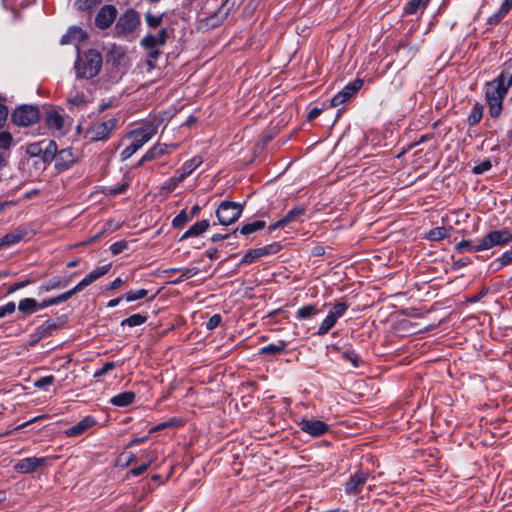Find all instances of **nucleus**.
<instances>
[{"instance_id": "obj_1", "label": "nucleus", "mask_w": 512, "mask_h": 512, "mask_svg": "<svg viewBox=\"0 0 512 512\" xmlns=\"http://www.w3.org/2000/svg\"><path fill=\"white\" fill-rule=\"evenodd\" d=\"M512 87V58L504 62L499 75L485 85V98L489 115L498 118L503 110V101Z\"/></svg>"}, {"instance_id": "obj_2", "label": "nucleus", "mask_w": 512, "mask_h": 512, "mask_svg": "<svg viewBox=\"0 0 512 512\" xmlns=\"http://www.w3.org/2000/svg\"><path fill=\"white\" fill-rule=\"evenodd\" d=\"M102 54L96 49L78 52L74 63L76 80H89L96 77L102 68Z\"/></svg>"}, {"instance_id": "obj_3", "label": "nucleus", "mask_w": 512, "mask_h": 512, "mask_svg": "<svg viewBox=\"0 0 512 512\" xmlns=\"http://www.w3.org/2000/svg\"><path fill=\"white\" fill-rule=\"evenodd\" d=\"M157 133V125L149 123L134 131V140L121 152V159L127 160Z\"/></svg>"}, {"instance_id": "obj_4", "label": "nucleus", "mask_w": 512, "mask_h": 512, "mask_svg": "<svg viewBox=\"0 0 512 512\" xmlns=\"http://www.w3.org/2000/svg\"><path fill=\"white\" fill-rule=\"evenodd\" d=\"M512 243V233L508 229L493 230L478 241L472 250L484 251L495 246H505Z\"/></svg>"}, {"instance_id": "obj_5", "label": "nucleus", "mask_w": 512, "mask_h": 512, "mask_svg": "<svg viewBox=\"0 0 512 512\" xmlns=\"http://www.w3.org/2000/svg\"><path fill=\"white\" fill-rule=\"evenodd\" d=\"M242 212L243 205L241 203L224 200L216 210V217L219 224L228 226L236 222L241 217Z\"/></svg>"}, {"instance_id": "obj_6", "label": "nucleus", "mask_w": 512, "mask_h": 512, "mask_svg": "<svg viewBox=\"0 0 512 512\" xmlns=\"http://www.w3.org/2000/svg\"><path fill=\"white\" fill-rule=\"evenodd\" d=\"M39 119V108L34 105H20L13 111L11 115L12 122L21 127L31 126L38 122Z\"/></svg>"}, {"instance_id": "obj_7", "label": "nucleus", "mask_w": 512, "mask_h": 512, "mask_svg": "<svg viewBox=\"0 0 512 512\" xmlns=\"http://www.w3.org/2000/svg\"><path fill=\"white\" fill-rule=\"evenodd\" d=\"M348 309L349 303L346 301L335 303L328 312L327 316L321 322L316 334L318 336L326 335L335 326L338 319L345 315Z\"/></svg>"}, {"instance_id": "obj_8", "label": "nucleus", "mask_w": 512, "mask_h": 512, "mask_svg": "<svg viewBox=\"0 0 512 512\" xmlns=\"http://www.w3.org/2000/svg\"><path fill=\"white\" fill-rule=\"evenodd\" d=\"M47 458L46 457H26L19 460L14 466L13 469L15 472L20 474H31L38 470L40 467L46 465Z\"/></svg>"}, {"instance_id": "obj_9", "label": "nucleus", "mask_w": 512, "mask_h": 512, "mask_svg": "<svg viewBox=\"0 0 512 512\" xmlns=\"http://www.w3.org/2000/svg\"><path fill=\"white\" fill-rule=\"evenodd\" d=\"M118 119L112 117L106 121L94 125L89 130L90 139L93 141L105 140L109 137L112 130L116 127Z\"/></svg>"}, {"instance_id": "obj_10", "label": "nucleus", "mask_w": 512, "mask_h": 512, "mask_svg": "<svg viewBox=\"0 0 512 512\" xmlns=\"http://www.w3.org/2000/svg\"><path fill=\"white\" fill-rule=\"evenodd\" d=\"M300 429L312 436V437H320L326 434L329 430L328 424H326L324 421L319 419H306L303 418L299 422Z\"/></svg>"}, {"instance_id": "obj_11", "label": "nucleus", "mask_w": 512, "mask_h": 512, "mask_svg": "<svg viewBox=\"0 0 512 512\" xmlns=\"http://www.w3.org/2000/svg\"><path fill=\"white\" fill-rule=\"evenodd\" d=\"M110 268H111V263H108L103 266L95 268L89 274H87L79 283H77L72 289H70V292L74 296L75 294L79 293L87 286L91 285L97 279H99L100 277L107 274L109 272Z\"/></svg>"}, {"instance_id": "obj_12", "label": "nucleus", "mask_w": 512, "mask_h": 512, "mask_svg": "<svg viewBox=\"0 0 512 512\" xmlns=\"http://www.w3.org/2000/svg\"><path fill=\"white\" fill-rule=\"evenodd\" d=\"M140 19L136 11L127 10L116 23V29L123 34H129L139 25Z\"/></svg>"}, {"instance_id": "obj_13", "label": "nucleus", "mask_w": 512, "mask_h": 512, "mask_svg": "<svg viewBox=\"0 0 512 512\" xmlns=\"http://www.w3.org/2000/svg\"><path fill=\"white\" fill-rule=\"evenodd\" d=\"M369 472L358 470L350 476L345 484V493L347 495H355L361 491L363 486L369 479Z\"/></svg>"}, {"instance_id": "obj_14", "label": "nucleus", "mask_w": 512, "mask_h": 512, "mask_svg": "<svg viewBox=\"0 0 512 512\" xmlns=\"http://www.w3.org/2000/svg\"><path fill=\"white\" fill-rule=\"evenodd\" d=\"M76 158L77 156L72 148H65L58 151L54 159L56 171L58 173L66 171L75 163Z\"/></svg>"}, {"instance_id": "obj_15", "label": "nucleus", "mask_w": 512, "mask_h": 512, "mask_svg": "<svg viewBox=\"0 0 512 512\" xmlns=\"http://www.w3.org/2000/svg\"><path fill=\"white\" fill-rule=\"evenodd\" d=\"M117 17V9L113 5H104L95 17V24L100 29L111 26Z\"/></svg>"}, {"instance_id": "obj_16", "label": "nucleus", "mask_w": 512, "mask_h": 512, "mask_svg": "<svg viewBox=\"0 0 512 512\" xmlns=\"http://www.w3.org/2000/svg\"><path fill=\"white\" fill-rule=\"evenodd\" d=\"M97 424V420L94 416L87 415L83 417L78 423L67 428L64 431L67 437H79L83 435L88 429L94 427Z\"/></svg>"}, {"instance_id": "obj_17", "label": "nucleus", "mask_w": 512, "mask_h": 512, "mask_svg": "<svg viewBox=\"0 0 512 512\" xmlns=\"http://www.w3.org/2000/svg\"><path fill=\"white\" fill-rule=\"evenodd\" d=\"M87 38V33L80 27L72 26L61 37L60 44L67 45L73 44L76 47L77 53L80 52L79 44Z\"/></svg>"}, {"instance_id": "obj_18", "label": "nucleus", "mask_w": 512, "mask_h": 512, "mask_svg": "<svg viewBox=\"0 0 512 512\" xmlns=\"http://www.w3.org/2000/svg\"><path fill=\"white\" fill-rule=\"evenodd\" d=\"M71 278L72 276H54L46 280L38 287V295H42L56 289L66 288L69 285Z\"/></svg>"}, {"instance_id": "obj_19", "label": "nucleus", "mask_w": 512, "mask_h": 512, "mask_svg": "<svg viewBox=\"0 0 512 512\" xmlns=\"http://www.w3.org/2000/svg\"><path fill=\"white\" fill-rule=\"evenodd\" d=\"M339 359L348 362L351 364L353 368H359L364 364V361L360 357V355L351 347L345 349H338Z\"/></svg>"}, {"instance_id": "obj_20", "label": "nucleus", "mask_w": 512, "mask_h": 512, "mask_svg": "<svg viewBox=\"0 0 512 512\" xmlns=\"http://www.w3.org/2000/svg\"><path fill=\"white\" fill-rule=\"evenodd\" d=\"M26 235L27 230L25 228L18 227L0 238V247L15 245L19 243Z\"/></svg>"}, {"instance_id": "obj_21", "label": "nucleus", "mask_w": 512, "mask_h": 512, "mask_svg": "<svg viewBox=\"0 0 512 512\" xmlns=\"http://www.w3.org/2000/svg\"><path fill=\"white\" fill-rule=\"evenodd\" d=\"M136 395L133 391H124L110 398L109 403L116 407H127L134 403Z\"/></svg>"}, {"instance_id": "obj_22", "label": "nucleus", "mask_w": 512, "mask_h": 512, "mask_svg": "<svg viewBox=\"0 0 512 512\" xmlns=\"http://www.w3.org/2000/svg\"><path fill=\"white\" fill-rule=\"evenodd\" d=\"M58 152L57 144L54 140L44 139V145L42 147L41 160L45 164L51 163Z\"/></svg>"}, {"instance_id": "obj_23", "label": "nucleus", "mask_w": 512, "mask_h": 512, "mask_svg": "<svg viewBox=\"0 0 512 512\" xmlns=\"http://www.w3.org/2000/svg\"><path fill=\"white\" fill-rule=\"evenodd\" d=\"M210 226L208 220H201L193 224L180 238V241L191 238L198 237L203 234Z\"/></svg>"}, {"instance_id": "obj_24", "label": "nucleus", "mask_w": 512, "mask_h": 512, "mask_svg": "<svg viewBox=\"0 0 512 512\" xmlns=\"http://www.w3.org/2000/svg\"><path fill=\"white\" fill-rule=\"evenodd\" d=\"M45 122L50 129L60 131L64 126V117L58 111L50 110L46 114Z\"/></svg>"}, {"instance_id": "obj_25", "label": "nucleus", "mask_w": 512, "mask_h": 512, "mask_svg": "<svg viewBox=\"0 0 512 512\" xmlns=\"http://www.w3.org/2000/svg\"><path fill=\"white\" fill-rule=\"evenodd\" d=\"M288 343L284 340H280L277 343H271L266 346H263L259 350V355H278L285 351Z\"/></svg>"}, {"instance_id": "obj_26", "label": "nucleus", "mask_w": 512, "mask_h": 512, "mask_svg": "<svg viewBox=\"0 0 512 512\" xmlns=\"http://www.w3.org/2000/svg\"><path fill=\"white\" fill-rule=\"evenodd\" d=\"M202 163L203 158L201 156H194L193 158L184 162L180 169V174L186 178L191 175Z\"/></svg>"}, {"instance_id": "obj_27", "label": "nucleus", "mask_w": 512, "mask_h": 512, "mask_svg": "<svg viewBox=\"0 0 512 512\" xmlns=\"http://www.w3.org/2000/svg\"><path fill=\"white\" fill-rule=\"evenodd\" d=\"M306 213V207L304 205H298L289 210L282 218L287 225L293 222L300 221V218Z\"/></svg>"}, {"instance_id": "obj_28", "label": "nucleus", "mask_w": 512, "mask_h": 512, "mask_svg": "<svg viewBox=\"0 0 512 512\" xmlns=\"http://www.w3.org/2000/svg\"><path fill=\"white\" fill-rule=\"evenodd\" d=\"M18 310L24 314H32L39 310V302L34 298H24L18 303Z\"/></svg>"}, {"instance_id": "obj_29", "label": "nucleus", "mask_w": 512, "mask_h": 512, "mask_svg": "<svg viewBox=\"0 0 512 512\" xmlns=\"http://www.w3.org/2000/svg\"><path fill=\"white\" fill-rule=\"evenodd\" d=\"M58 324L54 320H47L36 328V336L38 338H46L58 328Z\"/></svg>"}, {"instance_id": "obj_30", "label": "nucleus", "mask_w": 512, "mask_h": 512, "mask_svg": "<svg viewBox=\"0 0 512 512\" xmlns=\"http://www.w3.org/2000/svg\"><path fill=\"white\" fill-rule=\"evenodd\" d=\"M168 145L164 143H158L150 148L144 154V160H155L167 153Z\"/></svg>"}, {"instance_id": "obj_31", "label": "nucleus", "mask_w": 512, "mask_h": 512, "mask_svg": "<svg viewBox=\"0 0 512 512\" xmlns=\"http://www.w3.org/2000/svg\"><path fill=\"white\" fill-rule=\"evenodd\" d=\"M317 312L318 310L315 304L305 305L297 309L296 318L298 320H308L313 318Z\"/></svg>"}, {"instance_id": "obj_32", "label": "nucleus", "mask_w": 512, "mask_h": 512, "mask_svg": "<svg viewBox=\"0 0 512 512\" xmlns=\"http://www.w3.org/2000/svg\"><path fill=\"white\" fill-rule=\"evenodd\" d=\"M266 226L264 220H255L251 223L244 224L240 229H237L242 235L248 236L255 233Z\"/></svg>"}, {"instance_id": "obj_33", "label": "nucleus", "mask_w": 512, "mask_h": 512, "mask_svg": "<svg viewBox=\"0 0 512 512\" xmlns=\"http://www.w3.org/2000/svg\"><path fill=\"white\" fill-rule=\"evenodd\" d=\"M148 319L147 315L144 314H133L121 321V326L125 327H136L144 324Z\"/></svg>"}, {"instance_id": "obj_34", "label": "nucleus", "mask_w": 512, "mask_h": 512, "mask_svg": "<svg viewBox=\"0 0 512 512\" xmlns=\"http://www.w3.org/2000/svg\"><path fill=\"white\" fill-rule=\"evenodd\" d=\"M483 116V106L479 103H475L468 115L467 121L470 126L478 124Z\"/></svg>"}, {"instance_id": "obj_35", "label": "nucleus", "mask_w": 512, "mask_h": 512, "mask_svg": "<svg viewBox=\"0 0 512 512\" xmlns=\"http://www.w3.org/2000/svg\"><path fill=\"white\" fill-rule=\"evenodd\" d=\"M449 236V230L446 227H436L430 230L426 236V239L430 241H440Z\"/></svg>"}, {"instance_id": "obj_36", "label": "nucleus", "mask_w": 512, "mask_h": 512, "mask_svg": "<svg viewBox=\"0 0 512 512\" xmlns=\"http://www.w3.org/2000/svg\"><path fill=\"white\" fill-rule=\"evenodd\" d=\"M511 9L507 7L506 4H501L500 8L497 12L492 14L489 18L487 23L489 25H496L501 22V20L509 13Z\"/></svg>"}, {"instance_id": "obj_37", "label": "nucleus", "mask_w": 512, "mask_h": 512, "mask_svg": "<svg viewBox=\"0 0 512 512\" xmlns=\"http://www.w3.org/2000/svg\"><path fill=\"white\" fill-rule=\"evenodd\" d=\"M172 271H180V276L174 280V283H181L189 278L194 277L198 274L199 269L197 267H189V268H173Z\"/></svg>"}, {"instance_id": "obj_38", "label": "nucleus", "mask_w": 512, "mask_h": 512, "mask_svg": "<svg viewBox=\"0 0 512 512\" xmlns=\"http://www.w3.org/2000/svg\"><path fill=\"white\" fill-rule=\"evenodd\" d=\"M430 0H409L405 7V13L408 15L416 14L421 8H424Z\"/></svg>"}, {"instance_id": "obj_39", "label": "nucleus", "mask_w": 512, "mask_h": 512, "mask_svg": "<svg viewBox=\"0 0 512 512\" xmlns=\"http://www.w3.org/2000/svg\"><path fill=\"white\" fill-rule=\"evenodd\" d=\"M68 100L74 106H81L87 102L85 94L79 92L76 87L70 92Z\"/></svg>"}, {"instance_id": "obj_40", "label": "nucleus", "mask_w": 512, "mask_h": 512, "mask_svg": "<svg viewBox=\"0 0 512 512\" xmlns=\"http://www.w3.org/2000/svg\"><path fill=\"white\" fill-rule=\"evenodd\" d=\"M261 253L259 248L250 249L240 260L238 266L244 265V264H251L254 263L256 260L261 258Z\"/></svg>"}, {"instance_id": "obj_41", "label": "nucleus", "mask_w": 512, "mask_h": 512, "mask_svg": "<svg viewBox=\"0 0 512 512\" xmlns=\"http://www.w3.org/2000/svg\"><path fill=\"white\" fill-rule=\"evenodd\" d=\"M140 44H141V46L145 50H152V49H160L161 48V46L159 45V43H157V40H156V38L154 37L153 34L145 35L141 39Z\"/></svg>"}, {"instance_id": "obj_42", "label": "nucleus", "mask_w": 512, "mask_h": 512, "mask_svg": "<svg viewBox=\"0 0 512 512\" xmlns=\"http://www.w3.org/2000/svg\"><path fill=\"white\" fill-rule=\"evenodd\" d=\"M363 85L362 79H355L354 81L348 83L344 86L342 91L351 98Z\"/></svg>"}, {"instance_id": "obj_43", "label": "nucleus", "mask_w": 512, "mask_h": 512, "mask_svg": "<svg viewBox=\"0 0 512 512\" xmlns=\"http://www.w3.org/2000/svg\"><path fill=\"white\" fill-rule=\"evenodd\" d=\"M191 220V217L186 213L185 210L180 211L178 215L172 220V226L176 229L184 227V225Z\"/></svg>"}, {"instance_id": "obj_44", "label": "nucleus", "mask_w": 512, "mask_h": 512, "mask_svg": "<svg viewBox=\"0 0 512 512\" xmlns=\"http://www.w3.org/2000/svg\"><path fill=\"white\" fill-rule=\"evenodd\" d=\"M44 145V139L38 142L31 143L27 146L26 152L31 157H40L42 154V147Z\"/></svg>"}, {"instance_id": "obj_45", "label": "nucleus", "mask_w": 512, "mask_h": 512, "mask_svg": "<svg viewBox=\"0 0 512 512\" xmlns=\"http://www.w3.org/2000/svg\"><path fill=\"white\" fill-rule=\"evenodd\" d=\"M148 295L146 289H139L137 291H129L124 295V299L127 302H133L145 298Z\"/></svg>"}, {"instance_id": "obj_46", "label": "nucleus", "mask_w": 512, "mask_h": 512, "mask_svg": "<svg viewBox=\"0 0 512 512\" xmlns=\"http://www.w3.org/2000/svg\"><path fill=\"white\" fill-rule=\"evenodd\" d=\"M100 0H76L75 7L79 11H88L99 4Z\"/></svg>"}, {"instance_id": "obj_47", "label": "nucleus", "mask_w": 512, "mask_h": 512, "mask_svg": "<svg viewBox=\"0 0 512 512\" xmlns=\"http://www.w3.org/2000/svg\"><path fill=\"white\" fill-rule=\"evenodd\" d=\"M147 51H148V53H147L146 63H147V66L149 67V70H151V69L155 68V66H156L155 63L161 55V50L160 49H152V50H147Z\"/></svg>"}, {"instance_id": "obj_48", "label": "nucleus", "mask_w": 512, "mask_h": 512, "mask_svg": "<svg viewBox=\"0 0 512 512\" xmlns=\"http://www.w3.org/2000/svg\"><path fill=\"white\" fill-rule=\"evenodd\" d=\"M492 168V163L489 159H486L472 167V173L476 175L483 174Z\"/></svg>"}, {"instance_id": "obj_49", "label": "nucleus", "mask_w": 512, "mask_h": 512, "mask_svg": "<svg viewBox=\"0 0 512 512\" xmlns=\"http://www.w3.org/2000/svg\"><path fill=\"white\" fill-rule=\"evenodd\" d=\"M280 249L281 244L279 242H274L259 248L262 257L275 254L279 252Z\"/></svg>"}, {"instance_id": "obj_50", "label": "nucleus", "mask_w": 512, "mask_h": 512, "mask_svg": "<svg viewBox=\"0 0 512 512\" xmlns=\"http://www.w3.org/2000/svg\"><path fill=\"white\" fill-rule=\"evenodd\" d=\"M129 243L125 240L116 241L110 245L109 250L113 255H118L128 249Z\"/></svg>"}, {"instance_id": "obj_51", "label": "nucleus", "mask_w": 512, "mask_h": 512, "mask_svg": "<svg viewBox=\"0 0 512 512\" xmlns=\"http://www.w3.org/2000/svg\"><path fill=\"white\" fill-rule=\"evenodd\" d=\"M54 381L55 377L53 375H47L36 379L34 385L38 389H45L47 386L52 385Z\"/></svg>"}, {"instance_id": "obj_52", "label": "nucleus", "mask_w": 512, "mask_h": 512, "mask_svg": "<svg viewBox=\"0 0 512 512\" xmlns=\"http://www.w3.org/2000/svg\"><path fill=\"white\" fill-rule=\"evenodd\" d=\"M13 142V137L10 132H0V149L8 150Z\"/></svg>"}, {"instance_id": "obj_53", "label": "nucleus", "mask_w": 512, "mask_h": 512, "mask_svg": "<svg viewBox=\"0 0 512 512\" xmlns=\"http://www.w3.org/2000/svg\"><path fill=\"white\" fill-rule=\"evenodd\" d=\"M184 177L179 174L178 176H173V177H170L164 184L163 188L169 190V191H173L176 189V187L184 181Z\"/></svg>"}, {"instance_id": "obj_54", "label": "nucleus", "mask_w": 512, "mask_h": 512, "mask_svg": "<svg viewBox=\"0 0 512 512\" xmlns=\"http://www.w3.org/2000/svg\"><path fill=\"white\" fill-rule=\"evenodd\" d=\"M136 460V455L132 452H123L118 458V463L122 467H128L132 462Z\"/></svg>"}, {"instance_id": "obj_55", "label": "nucleus", "mask_w": 512, "mask_h": 512, "mask_svg": "<svg viewBox=\"0 0 512 512\" xmlns=\"http://www.w3.org/2000/svg\"><path fill=\"white\" fill-rule=\"evenodd\" d=\"M146 23L151 28H157L162 23V15H153L148 12L145 15Z\"/></svg>"}, {"instance_id": "obj_56", "label": "nucleus", "mask_w": 512, "mask_h": 512, "mask_svg": "<svg viewBox=\"0 0 512 512\" xmlns=\"http://www.w3.org/2000/svg\"><path fill=\"white\" fill-rule=\"evenodd\" d=\"M117 367V363L116 362H106L101 368L97 369L93 376L95 378H99L105 374H107L109 371L113 370L114 368Z\"/></svg>"}, {"instance_id": "obj_57", "label": "nucleus", "mask_w": 512, "mask_h": 512, "mask_svg": "<svg viewBox=\"0 0 512 512\" xmlns=\"http://www.w3.org/2000/svg\"><path fill=\"white\" fill-rule=\"evenodd\" d=\"M151 463H152V461L150 460L146 463H143L137 467L132 468L127 473V478H129L130 476L137 477V476L142 475L148 469V467L150 466Z\"/></svg>"}, {"instance_id": "obj_58", "label": "nucleus", "mask_w": 512, "mask_h": 512, "mask_svg": "<svg viewBox=\"0 0 512 512\" xmlns=\"http://www.w3.org/2000/svg\"><path fill=\"white\" fill-rule=\"evenodd\" d=\"M478 243L473 244L471 240L463 239L459 243L455 245V250L461 252L464 249L468 250L469 252H476L475 250H472L474 247H477Z\"/></svg>"}, {"instance_id": "obj_59", "label": "nucleus", "mask_w": 512, "mask_h": 512, "mask_svg": "<svg viewBox=\"0 0 512 512\" xmlns=\"http://www.w3.org/2000/svg\"><path fill=\"white\" fill-rule=\"evenodd\" d=\"M34 281L33 280H30V279H25V280H22V281H18V282H15L13 283L9 288H8V291L7 293L8 294H12L14 292H16L17 290L19 289H22L30 284H32Z\"/></svg>"}, {"instance_id": "obj_60", "label": "nucleus", "mask_w": 512, "mask_h": 512, "mask_svg": "<svg viewBox=\"0 0 512 512\" xmlns=\"http://www.w3.org/2000/svg\"><path fill=\"white\" fill-rule=\"evenodd\" d=\"M350 98L341 90L336 95H334L331 99V106L337 107L343 103H345Z\"/></svg>"}, {"instance_id": "obj_61", "label": "nucleus", "mask_w": 512, "mask_h": 512, "mask_svg": "<svg viewBox=\"0 0 512 512\" xmlns=\"http://www.w3.org/2000/svg\"><path fill=\"white\" fill-rule=\"evenodd\" d=\"M222 321V317L220 314H214L209 318V320L206 322V329L207 330H214L217 328Z\"/></svg>"}, {"instance_id": "obj_62", "label": "nucleus", "mask_w": 512, "mask_h": 512, "mask_svg": "<svg viewBox=\"0 0 512 512\" xmlns=\"http://www.w3.org/2000/svg\"><path fill=\"white\" fill-rule=\"evenodd\" d=\"M15 309L16 305L12 301L0 306V318H4L5 316L12 314Z\"/></svg>"}, {"instance_id": "obj_63", "label": "nucleus", "mask_w": 512, "mask_h": 512, "mask_svg": "<svg viewBox=\"0 0 512 512\" xmlns=\"http://www.w3.org/2000/svg\"><path fill=\"white\" fill-rule=\"evenodd\" d=\"M154 37L156 38L157 43H159V45L163 47L168 39V29L162 28L157 35H154Z\"/></svg>"}, {"instance_id": "obj_64", "label": "nucleus", "mask_w": 512, "mask_h": 512, "mask_svg": "<svg viewBox=\"0 0 512 512\" xmlns=\"http://www.w3.org/2000/svg\"><path fill=\"white\" fill-rule=\"evenodd\" d=\"M501 263L506 266L512 262V249L505 251L500 257H499Z\"/></svg>"}]
</instances>
